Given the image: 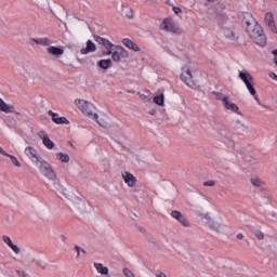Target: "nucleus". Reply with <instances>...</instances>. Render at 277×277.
Returning a JSON list of instances; mask_svg holds the SVG:
<instances>
[{"label": "nucleus", "mask_w": 277, "mask_h": 277, "mask_svg": "<svg viewBox=\"0 0 277 277\" xmlns=\"http://www.w3.org/2000/svg\"><path fill=\"white\" fill-rule=\"evenodd\" d=\"M38 137L42 140V144L48 150H53L55 148V143L52 142L51 137H49L44 131H40Z\"/></svg>", "instance_id": "nucleus-12"}, {"label": "nucleus", "mask_w": 277, "mask_h": 277, "mask_svg": "<svg viewBox=\"0 0 277 277\" xmlns=\"http://www.w3.org/2000/svg\"><path fill=\"white\" fill-rule=\"evenodd\" d=\"M93 265L97 274H102V276H107L109 274V268L104 266L102 263H94Z\"/></svg>", "instance_id": "nucleus-24"}, {"label": "nucleus", "mask_w": 277, "mask_h": 277, "mask_svg": "<svg viewBox=\"0 0 277 277\" xmlns=\"http://www.w3.org/2000/svg\"><path fill=\"white\" fill-rule=\"evenodd\" d=\"M166 94V89H160L156 92V96L154 97V103L156 105H159V107H163L164 105V96Z\"/></svg>", "instance_id": "nucleus-16"}, {"label": "nucleus", "mask_w": 277, "mask_h": 277, "mask_svg": "<svg viewBox=\"0 0 277 277\" xmlns=\"http://www.w3.org/2000/svg\"><path fill=\"white\" fill-rule=\"evenodd\" d=\"M97 66L103 70H107V68H111V58L101 60L97 62Z\"/></svg>", "instance_id": "nucleus-27"}, {"label": "nucleus", "mask_w": 277, "mask_h": 277, "mask_svg": "<svg viewBox=\"0 0 277 277\" xmlns=\"http://www.w3.org/2000/svg\"><path fill=\"white\" fill-rule=\"evenodd\" d=\"M203 187H215V181L210 180L208 182H203Z\"/></svg>", "instance_id": "nucleus-35"}, {"label": "nucleus", "mask_w": 277, "mask_h": 277, "mask_svg": "<svg viewBox=\"0 0 277 277\" xmlns=\"http://www.w3.org/2000/svg\"><path fill=\"white\" fill-rule=\"evenodd\" d=\"M47 53H49V55H53V57H62V55H64V48L49 45Z\"/></svg>", "instance_id": "nucleus-15"}, {"label": "nucleus", "mask_w": 277, "mask_h": 277, "mask_svg": "<svg viewBox=\"0 0 277 277\" xmlns=\"http://www.w3.org/2000/svg\"><path fill=\"white\" fill-rule=\"evenodd\" d=\"M156 276L157 277H168V275H166V273H162V272L156 274Z\"/></svg>", "instance_id": "nucleus-46"}, {"label": "nucleus", "mask_w": 277, "mask_h": 277, "mask_svg": "<svg viewBox=\"0 0 277 277\" xmlns=\"http://www.w3.org/2000/svg\"><path fill=\"white\" fill-rule=\"evenodd\" d=\"M268 77H271V79H273L274 81H277V75L275 72H269Z\"/></svg>", "instance_id": "nucleus-44"}, {"label": "nucleus", "mask_w": 277, "mask_h": 277, "mask_svg": "<svg viewBox=\"0 0 277 277\" xmlns=\"http://www.w3.org/2000/svg\"><path fill=\"white\" fill-rule=\"evenodd\" d=\"M56 159L57 161H61V163H68V161H70V156H68V154L60 151L56 153Z\"/></svg>", "instance_id": "nucleus-28"}, {"label": "nucleus", "mask_w": 277, "mask_h": 277, "mask_svg": "<svg viewBox=\"0 0 277 277\" xmlns=\"http://www.w3.org/2000/svg\"><path fill=\"white\" fill-rule=\"evenodd\" d=\"M224 36H225V38H228V40H233L235 42H237V40H239V37H237V35H235V31H233L229 28L224 29Z\"/></svg>", "instance_id": "nucleus-25"}, {"label": "nucleus", "mask_w": 277, "mask_h": 277, "mask_svg": "<svg viewBox=\"0 0 277 277\" xmlns=\"http://www.w3.org/2000/svg\"><path fill=\"white\" fill-rule=\"evenodd\" d=\"M223 105L225 109H228V111H233L234 114H239V107L235 103H230L228 101V97H223Z\"/></svg>", "instance_id": "nucleus-18"}, {"label": "nucleus", "mask_w": 277, "mask_h": 277, "mask_svg": "<svg viewBox=\"0 0 277 277\" xmlns=\"http://www.w3.org/2000/svg\"><path fill=\"white\" fill-rule=\"evenodd\" d=\"M137 232L142 233V235H148V232H146V228H144L143 226H136Z\"/></svg>", "instance_id": "nucleus-39"}, {"label": "nucleus", "mask_w": 277, "mask_h": 277, "mask_svg": "<svg viewBox=\"0 0 277 277\" xmlns=\"http://www.w3.org/2000/svg\"><path fill=\"white\" fill-rule=\"evenodd\" d=\"M207 1H213V0H207Z\"/></svg>", "instance_id": "nucleus-51"}, {"label": "nucleus", "mask_w": 277, "mask_h": 277, "mask_svg": "<svg viewBox=\"0 0 277 277\" xmlns=\"http://www.w3.org/2000/svg\"><path fill=\"white\" fill-rule=\"evenodd\" d=\"M30 42H36L38 47H51L53 44V41L47 37L30 38Z\"/></svg>", "instance_id": "nucleus-17"}, {"label": "nucleus", "mask_w": 277, "mask_h": 277, "mask_svg": "<svg viewBox=\"0 0 277 277\" xmlns=\"http://www.w3.org/2000/svg\"><path fill=\"white\" fill-rule=\"evenodd\" d=\"M246 88L250 92L251 96H254L255 101H259V97L256 96V89H254V82H249V84H246Z\"/></svg>", "instance_id": "nucleus-29"}, {"label": "nucleus", "mask_w": 277, "mask_h": 277, "mask_svg": "<svg viewBox=\"0 0 277 277\" xmlns=\"http://www.w3.org/2000/svg\"><path fill=\"white\" fill-rule=\"evenodd\" d=\"M75 105L82 111V114H85L91 120H98V115H96V107H94V104L85 101V100H76Z\"/></svg>", "instance_id": "nucleus-3"}, {"label": "nucleus", "mask_w": 277, "mask_h": 277, "mask_svg": "<svg viewBox=\"0 0 277 277\" xmlns=\"http://www.w3.org/2000/svg\"><path fill=\"white\" fill-rule=\"evenodd\" d=\"M60 239H61V241H63V243H66V241H67L66 235H64V234L60 235Z\"/></svg>", "instance_id": "nucleus-45"}, {"label": "nucleus", "mask_w": 277, "mask_h": 277, "mask_svg": "<svg viewBox=\"0 0 277 277\" xmlns=\"http://www.w3.org/2000/svg\"><path fill=\"white\" fill-rule=\"evenodd\" d=\"M171 217H173V220H176V222H179L181 226H184V228H189V221H187V217H185L184 214L181 213V211H172Z\"/></svg>", "instance_id": "nucleus-9"}, {"label": "nucleus", "mask_w": 277, "mask_h": 277, "mask_svg": "<svg viewBox=\"0 0 277 277\" xmlns=\"http://www.w3.org/2000/svg\"><path fill=\"white\" fill-rule=\"evenodd\" d=\"M273 55H277V49L273 50Z\"/></svg>", "instance_id": "nucleus-49"}, {"label": "nucleus", "mask_w": 277, "mask_h": 277, "mask_svg": "<svg viewBox=\"0 0 277 277\" xmlns=\"http://www.w3.org/2000/svg\"><path fill=\"white\" fill-rule=\"evenodd\" d=\"M198 217L208 230L216 233V235H226V225L220 223V221L213 219L209 213H199Z\"/></svg>", "instance_id": "nucleus-2"}, {"label": "nucleus", "mask_w": 277, "mask_h": 277, "mask_svg": "<svg viewBox=\"0 0 277 277\" xmlns=\"http://www.w3.org/2000/svg\"><path fill=\"white\" fill-rule=\"evenodd\" d=\"M214 96H216V98L219 101H223L224 102V98H227L226 96H224L222 93L220 92H213ZM224 97V98H223Z\"/></svg>", "instance_id": "nucleus-38"}, {"label": "nucleus", "mask_w": 277, "mask_h": 277, "mask_svg": "<svg viewBox=\"0 0 277 277\" xmlns=\"http://www.w3.org/2000/svg\"><path fill=\"white\" fill-rule=\"evenodd\" d=\"M16 114V116H21V113H15Z\"/></svg>", "instance_id": "nucleus-50"}, {"label": "nucleus", "mask_w": 277, "mask_h": 277, "mask_svg": "<svg viewBox=\"0 0 277 277\" xmlns=\"http://www.w3.org/2000/svg\"><path fill=\"white\" fill-rule=\"evenodd\" d=\"M41 174L45 176V179H49V181H56L57 174L53 170V167H51V163L47 162L45 160H39V163H37Z\"/></svg>", "instance_id": "nucleus-4"}, {"label": "nucleus", "mask_w": 277, "mask_h": 277, "mask_svg": "<svg viewBox=\"0 0 277 277\" xmlns=\"http://www.w3.org/2000/svg\"><path fill=\"white\" fill-rule=\"evenodd\" d=\"M15 272L16 274H18V276L29 277V275L25 271L16 269Z\"/></svg>", "instance_id": "nucleus-41"}, {"label": "nucleus", "mask_w": 277, "mask_h": 277, "mask_svg": "<svg viewBox=\"0 0 277 277\" xmlns=\"http://www.w3.org/2000/svg\"><path fill=\"white\" fill-rule=\"evenodd\" d=\"M9 248H11V250H13V252L15 253V254H21V249L18 248V246H16V245H11V247H9Z\"/></svg>", "instance_id": "nucleus-36"}, {"label": "nucleus", "mask_w": 277, "mask_h": 277, "mask_svg": "<svg viewBox=\"0 0 277 277\" xmlns=\"http://www.w3.org/2000/svg\"><path fill=\"white\" fill-rule=\"evenodd\" d=\"M0 155H3V157H10V154L3 150V147L0 146Z\"/></svg>", "instance_id": "nucleus-43"}, {"label": "nucleus", "mask_w": 277, "mask_h": 277, "mask_svg": "<svg viewBox=\"0 0 277 277\" xmlns=\"http://www.w3.org/2000/svg\"><path fill=\"white\" fill-rule=\"evenodd\" d=\"M181 79L182 81H184V83L189 85V81H192V70L189 69H185L182 74H181Z\"/></svg>", "instance_id": "nucleus-26"}, {"label": "nucleus", "mask_w": 277, "mask_h": 277, "mask_svg": "<svg viewBox=\"0 0 277 277\" xmlns=\"http://www.w3.org/2000/svg\"><path fill=\"white\" fill-rule=\"evenodd\" d=\"M121 177L123 179V183H126L128 187L133 188L135 187V185H137V177H135V175H133V173L129 171L122 172Z\"/></svg>", "instance_id": "nucleus-8"}, {"label": "nucleus", "mask_w": 277, "mask_h": 277, "mask_svg": "<svg viewBox=\"0 0 277 277\" xmlns=\"http://www.w3.org/2000/svg\"><path fill=\"white\" fill-rule=\"evenodd\" d=\"M48 116H51L52 121L55 124H70V121H68L66 117H60V115L56 113H53V110H48Z\"/></svg>", "instance_id": "nucleus-13"}, {"label": "nucleus", "mask_w": 277, "mask_h": 277, "mask_svg": "<svg viewBox=\"0 0 277 277\" xmlns=\"http://www.w3.org/2000/svg\"><path fill=\"white\" fill-rule=\"evenodd\" d=\"M236 238L239 240L243 239V234H237Z\"/></svg>", "instance_id": "nucleus-47"}, {"label": "nucleus", "mask_w": 277, "mask_h": 277, "mask_svg": "<svg viewBox=\"0 0 277 277\" xmlns=\"http://www.w3.org/2000/svg\"><path fill=\"white\" fill-rule=\"evenodd\" d=\"M251 185H253V187H261L262 182H261V180L253 177V179H251Z\"/></svg>", "instance_id": "nucleus-32"}, {"label": "nucleus", "mask_w": 277, "mask_h": 277, "mask_svg": "<svg viewBox=\"0 0 277 277\" xmlns=\"http://www.w3.org/2000/svg\"><path fill=\"white\" fill-rule=\"evenodd\" d=\"M6 157H9V159H11V161H12L13 166H15V168H21L22 164H21V161H18V158H16L15 156H12L10 154Z\"/></svg>", "instance_id": "nucleus-30"}, {"label": "nucleus", "mask_w": 277, "mask_h": 277, "mask_svg": "<svg viewBox=\"0 0 277 277\" xmlns=\"http://www.w3.org/2000/svg\"><path fill=\"white\" fill-rule=\"evenodd\" d=\"M144 103H150V97L146 96L145 94L140 95Z\"/></svg>", "instance_id": "nucleus-42"}, {"label": "nucleus", "mask_w": 277, "mask_h": 277, "mask_svg": "<svg viewBox=\"0 0 277 277\" xmlns=\"http://www.w3.org/2000/svg\"><path fill=\"white\" fill-rule=\"evenodd\" d=\"M94 40L97 42V44H101V47H104V50L102 51V54L107 56L111 55V52L116 49V44H114L109 39L103 38L98 35H94Z\"/></svg>", "instance_id": "nucleus-5"}, {"label": "nucleus", "mask_w": 277, "mask_h": 277, "mask_svg": "<svg viewBox=\"0 0 277 277\" xmlns=\"http://www.w3.org/2000/svg\"><path fill=\"white\" fill-rule=\"evenodd\" d=\"M2 239H3L4 243H6V246H9V248L11 247V245H13L12 239L10 237L3 236Z\"/></svg>", "instance_id": "nucleus-37"}, {"label": "nucleus", "mask_w": 277, "mask_h": 277, "mask_svg": "<svg viewBox=\"0 0 277 277\" xmlns=\"http://www.w3.org/2000/svg\"><path fill=\"white\" fill-rule=\"evenodd\" d=\"M75 250L77 252V259H79V256H81V252H82V254H87L85 250L81 249L78 246L75 247Z\"/></svg>", "instance_id": "nucleus-34"}, {"label": "nucleus", "mask_w": 277, "mask_h": 277, "mask_svg": "<svg viewBox=\"0 0 277 277\" xmlns=\"http://www.w3.org/2000/svg\"><path fill=\"white\" fill-rule=\"evenodd\" d=\"M173 12H174V14H176L177 16H179L180 14H183V10H182L181 8H179V6H173Z\"/></svg>", "instance_id": "nucleus-40"}, {"label": "nucleus", "mask_w": 277, "mask_h": 277, "mask_svg": "<svg viewBox=\"0 0 277 277\" xmlns=\"http://www.w3.org/2000/svg\"><path fill=\"white\" fill-rule=\"evenodd\" d=\"M264 23L266 27H268L269 31L277 34L276 22L274 21V14H272V12H267L265 14Z\"/></svg>", "instance_id": "nucleus-11"}, {"label": "nucleus", "mask_w": 277, "mask_h": 277, "mask_svg": "<svg viewBox=\"0 0 277 277\" xmlns=\"http://www.w3.org/2000/svg\"><path fill=\"white\" fill-rule=\"evenodd\" d=\"M24 153H25V155H26L28 158L35 159V160L37 161L36 164H37V163H40V161H43V160H44V159L38 157V150H36V148H34V147H31V146L26 147L25 150H24Z\"/></svg>", "instance_id": "nucleus-14"}, {"label": "nucleus", "mask_w": 277, "mask_h": 277, "mask_svg": "<svg viewBox=\"0 0 277 277\" xmlns=\"http://www.w3.org/2000/svg\"><path fill=\"white\" fill-rule=\"evenodd\" d=\"M238 77L243 81L245 85L249 83H254V78L248 71H238Z\"/></svg>", "instance_id": "nucleus-20"}, {"label": "nucleus", "mask_w": 277, "mask_h": 277, "mask_svg": "<svg viewBox=\"0 0 277 277\" xmlns=\"http://www.w3.org/2000/svg\"><path fill=\"white\" fill-rule=\"evenodd\" d=\"M122 44H124V47L128 49H131V51L140 52V47L136 45L131 39H123Z\"/></svg>", "instance_id": "nucleus-23"}, {"label": "nucleus", "mask_w": 277, "mask_h": 277, "mask_svg": "<svg viewBox=\"0 0 277 277\" xmlns=\"http://www.w3.org/2000/svg\"><path fill=\"white\" fill-rule=\"evenodd\" d=\"M254 235L256 236L259 241H263V239H265V234H263V232H261V230H255Z\"/></svg>", "instance_id": "nucleus-33"}, {"label": "nucleus", "mask_w": 277, "mask_h": 277, "mask_svg": "<svg viewBox=\"0 0 277 277\" xmlns=\"http://www.w3.org/2000/svg\"><path fill=\"white\" fill-rule=\"evenodd\" d=\"M155 114H157V111H156L155 109H153V110L149 111V115H150V116H155Z\"/></svg>", "instance_id": "nucleus-48"}, {"label": "nucleus", "mask_w": 277, "mask_h": 277, "mask_svg": "<svg viewBox=\"0 0 277 277\" xmlns=\"http://www.w3.org/2000/svg\"><path fill=\"white\" fill-rule=\"evenodd\" d=\"M250 19L246 21V31L248 36L253 40L255 44L259 47H266L267 44V37L265 36V32L263 31V27L259 25V22L252 17V15H249Z\"/></svg>", "instance_id": "nucleus-1"}, {"label": "nucleus", "mask_w": 277, "mask_h": 277, "mask_svg": "<svg viewBox=\"0 0 277 277\" xmlns=\"http://www.w3.org/2000/svg\"><path fill=\"white\" fill-rule=\"evenodd\" d=\"M35 265L39 267V269H42L43 272L44 269H47V263H44L41 260H35Z\"/></svg>", "instance_id": "nucleus-31"}, {"label": "nucleus", "mask_w": 277, "mask_h": 277, "mask_svg": "<svg viewBox=\"0 0 277 277\" xmlns=\"http://www.w3.org/2000/svg\"><path fill=\"white\" fill-rule=\"evenodd\" d=\"M66 198H69L74 202V208L78 211H85V200L79 198L78 196H71L64 193Z\"/></svg>", "instance_id": "nucleus-10"}, {"label": "nucleus", "mask_w": 277, "mask_h": 277, "mask_svg": "<svg viewBox=\"0 0 277 277\" xmlns=\"http://www.w3.org/2000/svg\"><path fill=\"white\" fill-rule=\"evenodd\" d=\"M160 29L162 31H169L170 34H181V29H179L176 24L170 18L163 19L160 24Z\"/></svg>", "instance_id": "nucleus-7"}, {"label": "nucleus", "mask_w": 277, "mask_h": 277, "mask_svg": "<svg viewBox=\"0 0 277 277\" xmlns=\"http://www.w3.org/2000/svg\"><path fill=\"white\" fill-rule=\"evenodd\" d=\"M0 111H3L4 114H14V106L8 105L0 98Z\"/></svg>", "instance_id": "nucleus-21"}, {"label": "nucleus", "mask_w": 277, "mask_h": 277, "mask_svg": "<svg viewBox=\"0 0 277 277\" xmlns=\"http://www.w3.org/2000/svg\"><path fill=\"white\" fill-rule=\"evenodd\" d=\"M113 62H121L122 60H128L129 51H127L121 45H116V49L110 53Z\"/></svg>", "instance_id": "nucleus-6"}, {"label": "nucleus", "mask_w": 277, "mask_h": 277, "mask_svg": "<svg viewBox=\"0 0 277 277\" xmlns=\"http://www.w3.org/2000/svg\"><path fill=\"white\" fill-rule=\"evenodd\" d=\"M95 51H96V44L94 43V41L88 40L87 41V47L82 48L80 50V53L82 55H88V53H94Z\"/></svg>", "instance_id": "nucleus-19"}, {"label": "nucleus", "mask_w": 277, "mask_h": 277, "mask_svg": "<svg viewBox=\"0 0 277 277\" xmlns=\"http://www.w3.org/2000/svg\"><path fill=\"white\" fill-rule=\"evenodd\" d=\"M120 14H121V16H124L126 18H133V16H134L133 9H131L130 6H127V5L121 6Z\"/></svg>", "instance_id": "nucleus-22"}]
</instances>
